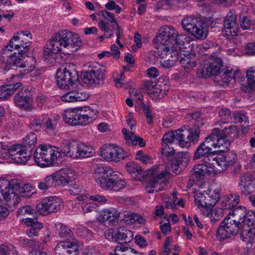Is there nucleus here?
<instances>
[{
    "label": "nucleus",
    "instance_id": "61",
    "mask_svg": "<svg viewBox=\"0 0 255 255\" xmlns=\"http://www.w3.org/2000/svg\"><path fill=\"white\" fill-rule=\"evenodd\" d=\"M199 128V125H196L194 128L192 129L191 132L188 131V136L189 137L190 142L192 141L194 142L198 140L200 133Z\"/></svg>",
    "mask_w": 255,
    "mask_h": 255
},
{
    "label": "nucleus",
    "instance_id": "52",
    "mask_svg": "<svg viewBox=\"0 0 255 255\" xmlns=\"http://www.w3.org/2000/svg\"><path fill=\"white\" fill-rule=\"evenodd\" d=\"M202 114L200 112H197L189 114L186 116V119L189 121L193 122L194 124L199 125V127L203 125V123L201 119Z\"/></svg>",
    "mask_w": 255,
    "mask_h": 255
},
{
    "label": "nucleus",
    "instance_id": "6",
    "mask_svg": "<svg viewBox=\"0 0 255 255\" xmlns=\"http://www.w3.org/2000/svg\"><path fill=\"white\" fill-rule=\"evenodd\" d=\"M182 28L191 36L198 39H205L208 34V26L197 17L187 16L181 21Z\"/></svg>",
    "mask_w": 255,
    "mask_h": 255
},
{
    "label": "nucleus",
    "instance_id": "35",
    "mask_svg": "<svg viewBox=\"0 0 255 255\" xmlns=\"http://www.w3.org/2000/svg\"><path fill=\"white\" fill-rule=\"evenodd\" d=\"M68 172V169H62L53 173L55 185H65L69 182L70 177Z\"/></svg>",
    "mask_w": 255,
    "mask_h": 255
},
{
    "label": "nucleus",
    "instance_id": "64",
    "mask_svg": "<svg viewBox=\"0 0 255 255\" xmlns=\"http://www.w3.org/2000/svg\"><path fill=\"white\" fill-rule=\"evenodd\" d=\"M156 84V83L151 81L146 80L144 81L142 86L143 90L150 96V95L152 93V92H152V91L153 90Z\"/></svg>",
    "mask_w": 255,
    "mask_h": 255
},
{
    "label": "nucleus",
    "instance_id": "26",
    "mask_svg": "<svg viewBox=\"0 0 255 255\" xmlns=\"http://www.w3.org/2000/svg\"><path fill=\"white\" fill-rule=\"evenodd\" d=\"M212 146L208 136L196 149L193 156V160L200 159L212 153Z\"/></svg>",
    "mask_w": 255,
    "mask_h": 255
},
{
    "label": "nucleus",
    "instance_id": "50",
    "mask_svg": "<svg viewBox=\"0 0 255 255\" xmlns=\"http://www.w3.org/2000/svg\"><path fill=\"white\" fill-rule=\"evenodd\" d=\"M238 25L237 16L235 10H230L225 17L223 25Z\"/></svg>",
    "mask_w": 255,
    "mask_h": 255
},
{
    "label": "nucleus",
    "instance_id": "3",
    "mask_svg": "<svg viewBox=\"0 0 255 255\" xmlns=\"http://www.w3.org/2000/svg\"><path fill=\"white\" fill-rule=\"evenodd\" d=\"M32 36L29 31H21L14 35L9 44L2 49V54L5 58L11 59L15 57L21 58L27 56L30 50Z\"/></svg>",
    "mask_w": 255,
    "mask_h": 255
},
{
    "label": "nucleus",
    "instance_id": "63",
    "mask_svg": "<svg viewBox=\"0 0 255 255\" xmlns=\"http://www.w3.org/2000/svg\"><path fill=\"white\" fill-rule=\"evenodd\" d=\"M135 158L144 164H147L151 160V157L147 154H144L142 150H138L136 152Z\"/></svg>",
    "mask_w": 255,
    "mask_h": 255
},
{
    "label": "nucleus",
    "instance_id": "5",
    "mask_svg": "<svg viewBox=\"0 0 255 255\" xmlns=\"http://www.w3.org/2000/svg\"><path fill=\"white\" fill-rule=\"evenodd\" d=\"M34 158L37 165L41 167L53 165L62 158V153L58 148L50 145L40 144L34 152Z\"/></svg>",
    "mask_w": 255,
    "mask_h": 255
},
{
    "label": "nucleus",
    "instance_id": "8",
    "mask_svg": "<svg viewBox=\"0 0 255 255\" xmlns=\"http://www.w3.org/2000/svg\"><path fill=\"white\" fill-rule=\"evenodd\" d=\"M78 74L76 67L73 63L66 64L62 70L57 72V84L61 89L70 90L77 82Z\"/></svg>",
    "mask_w": 255,
    "mask_h": 255
},
{
    "label": "nucleus",
    "instance_id": "27",
    "mask_svg": "<svg viewBox=\"0 0 255 255\" xmlns=\"http://www.w3.org/2000/svg\"><path fill=\"white\" fill-rule=\"evenodd\" d=\"M169 90V84L168 81L164 82L158 81L155 86L150 97L153 100L162 99L167 95Z\"/></svg>",
    "mask_w": 255,
    "mask_h": 255
},
{
    "label": "nucleus",
    "instance_id": "31",
    "mask_svg": "<svg viewBox=\"0 0 255 255\" xmlns=\"http://www.w3.org/2000/svg\"><path fill=\"white\" fill-rule=\"evenodd\" d=\"M122 132L124 135L127 143L128 145L138 144L140 147H144L145 145V142L142 138L136 136L133 131L128 134V131L126 128L122 129Z\"/></svg>",
    "mask_w": 255,
    "mask_h": 255
},
{
    "label": "nucleus",
    "instance_id": "28",
    "mask_svg": "<svg viewBox=\"0 0 255 255\" xmlns=\"http://www.w3.org/2000/svg\"><path fill=\"white\" fill-rule=\"evenodd\" d=\"M15 104L19 107L28 110L31 107L32 99L28 92L20 91L14 98Z\"/></svg>",
    "mask_w": 255,
    "mask_h": 255
},
{
    "label": "nucleus",
    "instance_id": "42",
    "mask_svg": "<svg viewBox=\"0 0 255 255\" xmlns=\"http://www.w3.org/2000/svg\"><path fill=\"white\" fill-rule=\"evenodd\" d=\"M219 198V192L218 191H215L214 196L213 194L211 195L207 194V199L202 210L206 211L207 210L212 209L216 204Z\"/></svg>",
    "mask_w": 255,
    "mask_h": 255
},
{
    "label": "nucleus",
    "instance_id": "39",
    "mask_svg": "<svg viewBox=\"0 0 255 255\" xmlns=\"http://www.w3.org/2000/svg\"><path fill=\"white\" fill-rule=\"evenodd\" d=\"M202 213L209 217L213 223H216L220 220L224 215L223 210L221 208H216L214 210L210 209L206 211L202 210Z\"/></svg>",
    "mask_w": 255,
    "mask_h": 255
},
{
    "label": "nucleus",
    "instance_id": "22",
    "mask_svg": "<svg viewBox=\"0 0 255 255\" xmlns=\"http://www.w3.org/2000/svg\"><path fill=\"white\" fill-rule=\"evenodd\" d=\"M240 185L242 195H249L255 191V178L251 175L244 174L241 177Z\"/></svg>",
    "mask_w": 255,
    "mask_h": 255
},
{
    "label": "nucleus",
    "instance_id": "2",
    "mask_svg": "<svg viewBox=\"0 0 255 255\" xmlns=\"http://www.w3.org/2000/svg\"><path fill=\"white\" fill-rule=\"evenodd\" d=\"M94 177L97 184L102 188L119 191L127 185L122 174L110 167H98L94 172Z\"/></svg>",
    "mask_w": 255,
    "mask_h": 255
},
{
    "label": "nucleus",
    "instance_id": "11",
    "mask_svg": "<svg viewBox=\"0 0 255 255\" xmlns=\"http://www.w3.org/2000/svg\"><path fill=\"white\" fill-rule=\"evenodd\" d=\"M223 67L222 59L218 57H211L208 63L198 69L197 75L199 77L207 78L212 75H217L220 73Z\"/></svg>",
    "mask_w": 255,
    "mask_h": 255
},
{
    "label": "nucleus",
    "instance_id": "14",
    "mask_svg": "<svg viewBox=\"0 0 255 255\" xmlns=\"http://www.w3.org/2000/svg\"><path fill=\"white\" fill-rule=\"evenodd\" d=\"M5 183H6L5 188L0 190L3 198L10 204L14 206L17 204L20 200L18 196L19 183L15 180H11L8 182L5 181Z\"/></svg>",
    "mask_w": 255,
    "mask_h": 255
},
{
    "label": "nucleus",
    "instance_id": "44",
    "mask_svg": "<svg viewBox=\"0 0 255 255\" xmlns=\"http://www.w3.org/2000/svg\"><path fill=\"white\" fill-rule=\"evenodd\" d=\"M37 143V136L33 132H30L22 139V145L26 148H30L29 151L31 152Z\"/></svg>",
    "mask_w": 255,
    "mask_h": 255
},
{
    "label": "nucleus",
    "instance_id": "58",
    "mask_svg": "<svg viewBox=\"0 0 255 255\" xmlns=\"http://www.w3.org/2000/svg\"><path fill=\"white\" fill-rule=\"evenodd\" d=\"M207 194H208L206 191L204 192L197 193L195 196V203L196 205L199 207H204V204L207 199Z\"/></svg>",
    "mask_w": 255,
    "mask_h": 255
},
{
    "label": "nucleus",
    "instance_id": "38",
    "mask_svg": "<svg viewBox=\"0 0 255 255\" xmlns=\"http://www.w3.org/2000/svg\"><path fill=\"white\" fill-rule=\"evenodd\" d=\"M174 133H176V140L180 146L185 147L189 145L190 139L188 136V131L178 129L174 131Z\"/></svg>",
    "mask_w": 255,
    "mask_h": 255
},
{
    "label": "nucleus",
    "instance_id": "40",
    "mask_svg": "<svg viewBox=\"0 0 255 255\" xmlns=\"http://www.w3.org/2000/svg\"><path fill=\"white\" fill-rule=\"evenodd\" d=\"M182 2V0H161L157 2L156 7L164 9L179 7Z\"/></svg>",
    "mask_w": 255,
    "mask_h": 255
},
{
    "label": "nucleus",
    "instance_id": "59",
    "mask_svg": "<svg viewBox=\"0 0 255 255\" xmlns=\"http://www.w3.org/2000/svg\"><path fill=\"white\" fill-rule=\"evenodd\" d=\"M82 211L84 214L94 213L97 211V206L94 202L83 203L82 205Z\"/></svg>",
    "mask_w": 255,
    "mask_h": 255
},
{
    "label": "nucleus",
    "instance_id": "16",
    "mask_svg": "<svg viewBox=\"0 0 255 255\" xmlns=\"http://www.w3.org/2000/svg\"><path fill=\"white\" fill-rule=\"evenodd\" d=\"M212 147L217 149L218 152H226L230 146V141L220 134V128H214L208 135Z\"/></svg>",
    "mask_w": 255,
    "mask_h": 255
},
{
    "label": "nucleus",
    "instance_id": "7",
    "mask_svg": "<svg viewBox=\"0 0 255 255\" xmlns=\"http://www.w3.org/2000/svg\"><path fill=\"white\" fill-rule=\"evenodd\" d=\"M171 171L177 174L180 172L179 168L182 169V168L178 165L176 162L173 160L170 165ZM170 168V167H169ZM151 175H148V185L146 187L147 192L149 193H152L154 192H157L161 190L160 185L159 183L158 180L163 178L166 174H169L170 169H165L164 170H162L160 173L159 167H153L150 171Z\"/></svg>",
    "mask_w": 255,
    "mask_h": 255
},
{
    "label": "nucleus",
    "instance_id": "4",
    "mask_svg": "<svg viewBox=\"0 0 255 255\" xmlns=\"http://www.w3.org/2000/svg\"><path fill=\"white\" fill-rule=\"evenodd\" d=\"M98 113L95 107L87 106L66 110L63 117L69 125L85 126L93 122L97 118Z\"/></svg>",
    "mask_w": 255,
    "mask_h": 255
},
{
    "label": "nucleus",
    "instance_id": "41",
    "mask_svg": "<svg viewBox=\"0 0 255 255\" xmlns=\"http://www.w3.org/2000/svg\"><path fill=\"white\" fill-rule=\"evenodd\" d=\"M93 150L92 146L79 142L77 158H87L92 156Z\"/></svg>",
    "mask_w": 255,
    "mask_h": 255
},
{
    "label": "nucleus",
    "instance_id": "48",
    "mask_svg": "<svg viewBox=\"0 0 255 255\" xmlns=\"http://www.w3.org/2000/svg\"><path fill=\"white\" fill-rule=\"evenodd\" d=\"M17 254V251L13 245L7 243L0 245V255H11Z\"/></svg>",
    "mask_w": 255,
    "mask_h": 255
},
{
    "label": "nucleus",
    "instance_id": "30",
    "mask_svg": "<svg viewBox=\"0 0 255 255\" xmlns=\"http://www.w3.org/2000/svg\"><path fill=\"white\" fill-rule=\"evenodd\" d=\"M181 66L186 70L189 71L197 65L195 54L189 53L178 58Z\"/></svg>",
    "mask_w": 255,
    "mask_h": 255
},
{
    "label": "nucleus",
    "instance_id": "60",
    "mask_svg": "<svg viewBox=\"0 0 255 255\" xmlns=\"http://www.w3.org/2000/svg\"><path fill=\"white\" fill-rule=\"evenodd\" d=\"M126 251H127L128 253H133V254H137V252H136L134 249H132L131 248H128L125 247L123 245H120V246H117L115 249H114L115 254H113L112 253H110L109 255H119V254L124 253Z\"/></svg>",
    "mask_w": 255,
    "mask_h": 255
},
{
    "label": "nucleus",
    "instance_id": "21",
    "mask_svg": "<svg viewBox=\"0 0 255 255\" xmlns=\"http://www.w3.org/2000/svg\"><path fill=\"white\" fill-rule=\"evenodd\" d=\"M174 131L171 133H165L162 139L161 153L165 156H172L174 153V150L171 145L176 141Z\"/></svg>",
    "mask_w": 255,
    "mask_h": 255
},
{
    "label": "nucleus",
    "instance_id": "9",
    "mask_svg": "<svg viewBox=\"0 0 255 255\" xmlns=\"http://www.w3.org/2000/svg\"><path fill=\"white\" fill-rule=\"evenodd\" d=\"M89 69L81 74L82 82L89 86H97L103 83L105 80L106 68L97 63L89 66Z\"/></svg>",
    "mask_w": 255,
    "mask_h": 255
},
{
    "label": "nucleus",
    "instance_id": "29",
    "mask_svg": "<svg viewBox=\"0 0 255 255\" xmlns=\"http://www.w3.org/2000/svg\"><path fill=\"white\" fill-rule=\"evenodd\" d=\"M215 125L221 127L220 128V134L226 138H233L237 136L238 131L236 126L230 125L227 122H217Z\"/></svg>",
    "mask_w": 255,
    "mask_h": 255
},
{
    "label": "nucleus",
    "instance_id": "43",
    "mask_svg": "<svg viewBox=\"0 0 255 255\" xmlns=\"http://www.w3.org/2000/svg\"><path fill=\"white\" fill-rule=\"evenodd\" d=\"M75 88V90H73L74 96L76 99L77 101H84L87 100L90 95L86 92L85 89L83 85L79 83V85H77V87Z\"/></svg>",
    "mask_w": 255,
    "mask_h": 255
},
{
    "label": "nucleus",
    "instance_id": "20",
    "mask_svg": "<svg viewBox=\"0 0 255 255\" xmlns=\"http://www.w3.org/2000/svg\"><path fill=\"white\" fill-rule=\"evenodd\" d=\"M72 241V242H61L58 244L55 248V254L59 255L66 253L73 254L74 255L79 254L81 247L78 245V241L75 239Z\"/></svg>",
    "mask_w": 255,
    "mask_h": 255
},
{
    "label": "nucleus",
    "instance_id": "57",
    "mask_svg": "<svg viewBox=\"0 0 255 255\" xmlns=\"http://www.w3.org/2000/svg\"><path fill=\"white\" fill-rule=\"evenodd\" d=\"M127 170L130 174H134L137 173V174L141 175L142 170L141 167L136 163L129 162L127 165Z\"/></svg>",
    "mask_w": 255,
    "mask_h": 255
},
{
    "label": "nucleus",
    "instance_id": "34",
    "mask_svg": "<svg viewBox=\"0 0 255 255\" xmlns=\"http://www.w3.org/2000/svg\"><path fill=\"white\" fill-rule=\"evenodd\" d=\"M246 215L247 210L245 207L239 206L230 211L228 216H232L233 219H236L238 223H240L241 225H243V223L245 222V218Z\"/></svg>",
    "mask_w": 255,
    "mask_h": 255
},
{
    "label": "nucleus",
    "instance_id": "49",
    "mask_svg": "<svg viewBox=\"0 0 255 255\" xmlns=\"http://www.w3.org/2000/svg\"><path fill=\"white\" fill-rule=\"evenodd\" d=\"M31 157V152L26 150L12 157V159L16 163L25 164Z\"/></svg>",
    "mask_w": 255,
    "mask_h": 255
},
{
    "label": "nucleus",
    "instance_id": "19",
    "mask_svg": "<svg viewBox=\"0 0 255 255\" xmlns=\"http://www.w3.org/2000/svg\"><path fill=\"white\" fill-rule=\"evenodd\" d=\"M172 46H163L160 48V56L162 58V60L160 61V64L162 67L166 69L173 66L178 58H179L177 55V52L172 51Z\"/></svg>",
    "mask_w": 255,
    "mask_h": 255
},
{
    "label": "nucleus",
    "instance_id": "62",
    "mask_svg": "<svg viewBox=\"0 0 255 255\" xmlns=\"http://www.w3.org/2000/svg\"><path fill=\"white\" fill-rule=\"evenodd\" d=\"M174 160L178 163V165H179L182 168L186 166L189 162L188 157L185 155H183L181 153H178L175 157Z\"/></svg>",
    "mask_w": 255,
    "mask_h": 255
},
{
    "label": "nucleus",
    "instance_id": "12",
    "mask_svg": "<svg viewBox=\"0 0 255 255\" xmlns=\"http://www.w3.org/2000/svg\"><path fill=\"white\" fill-rule=\"evenodd\" d=\"M105 238L111 242L119 243H128L133 239V234L124 227L110 229L105 232Z\"/></svg>",
    "mask_w": 255,
    "mask_h": 255
},
{
    "label": "nucleus",
    "instance_id": "1",
    "mask_svg": "<svg viewBox=\"0 0 255 255\" xmlns=\"http://www.w3.org/2000/svg\"><path fill=\"white\" fill-rule=\"evenodd\" d=\"M82 41L77 34L67 30L54 34L44 47L43 54L46 58L53 54L62 52L65 55H72L81 46Z\"/></svg>",
    "mask_w": 255,
    "mask_h": 255
},
{
    "label": "nucleus",
    "instance_id": "17",
    "mask_svg": "<svg viewBox=\"0 0 255 255\" xmlns=\"http://www.w3.org/2000/svg\"><path fill=\"white\" fill-rule=\"evenodd\" d=\"M160 33L154 38L153 41L163 46H171L172 45V40L177 34V31L171 26H163L160 29Z\"/></svg>",
    "mask_w": 255,
    "mask_h": 255
},
{
    "label": "nucleus",
    "instance_id": "36",
    "mask_svg": "<svg viewBox=\"0 0 255 255\" xmlns=\"http://www.w3.org/2000/svg\"><path fill=\"white\" fill-rule=\"evenodd\" d=\"M21 86L20 83L4 85L0 87V99L4 100L12 95L15 90Z\"/></svg>",
    "mask_w": 255,
    "mask_h": 255
},
{
    "label": "nucleus",
    "instance_id": "10",
    "mask_svg": "<svg viewBox=\"0 0 255 255\" xmlns=\"http://www.w3.org/2000/svg\"><path fill=\"white\" fill-rule=\"evenodd\" d=\"M243 229V225L228 215L221 222L217 228L216 236L219 241H224L231 236H236Z\"/></svg>",
    "mask_w": 255,
    "mask_h": 255
},
{
    "label": "nucleus",
    "instance_id": "47",
    "mask_svg": "<svg viewBox=\"0 0 255 255\" xmlns=\"http://www.w3.org/2000/svg\"><path fill=\"white\" fill-rule=\"evenodd\" d=\"M223 33L228 39H232L237 35L238 33V25H223Z\"/></svg>",
    "mask_w": 255,
    "mask_h": 255
},
{
    "label": "nucleus",
    "instance_id": "33",
    "mask_svg": "<svg viewBox=\"0 0 255 255\" xmlns=\"http://www.w3.org/2000/svg\"><path fill=\"white\" fill-rule=\"evenodd\" d=\"M255 212L253 211H247L245 222L243 223V229L248 227L246 231L252 235L255 234Z\"/></svg>",
    "mask_w": 255,
    "mask_h": 255
},
{
    "label": "nucleus",
    "instance_id": "56",
    "mask_svg": "<svg viewBox=\"0 0 255 255\" xmlns=\"http://www.w3.org/2000/svg\"><path fill=\"white\" fill-rule=\"evenodd\" d=\"M43 124L47 131H53L56 127L57 121L55 119L45 118L43 119Z\"/></svg>",
    "mask_w": 255,
    "mask_h": 255
},
{
    "label": "nucleus",
    "instance_id": "55",
    "mask_svg": "<svg viewBox=\"0 0 255 255\" xmlns=\"http://www.w3.org/2000/svg\"><path fill=\"white\" fill-rule=\"evenodd\" d=\"M219 160V157H214L210 154L204 157L203 161L207 165V168H213L217 167V160Z\"/></svg>",
    "mask_w": 255,
    "mask_h": 255
},
{
    "label": "nucleus",
    "instance_id": "53",
    "mask_svg": "<svg viewBox=\"0 0 255 255\" xmlns=\"http://www.w3.org/2000/svg\"><path fill=\"white\" fill-rule=\"evenodd\" d=\"M122 214H123L124 217H125V219L127 218L130 220H133L136 221L140 224H145L146 222L145 219L142 216L137 214L128 212L123 213Z\"/></svg>",
    "mask_w": 255,
    "mask_h": 255
},
{
    "label": "nucleus",
    "instance_id": "46",
    "mask_svg": "<svg viewBox=\"0 0 255 255\" xmlns=\"http://www.w3.org/2000/svg\"><path fill=\"white\" fill-rule=\"evenodd\" d=\"M240 201V196L237 194H231L228 196L226 199L225 204V210H231L236 206Z\"/></svg>",
    "mask_w": 255,
    "mask_h": 255
},
{
    "label": "nucleus",
    "instance_id": "13",
    "mask_svg": "<svg viewBox=\"0 0 255 255\" xmlns=\"http://www.w3.org/2000/svg\"><path fill=\"white\" fill-rule=\"evenodd\" d=\"M100 155L107 161L118 162L127 156V153L119 146L114 144H105L100 149Z\"/></svg>",
    "mask_w": 255,
    "mask_h": 255
},
{
    "label": "nucleus",
    "instance_id": "32",
    "mask_svg": "<svg viewBox=\"0 0 255 255\" xmlns=\"http://www.w3.org/2000/svg\"><path fill=\"white\" fill-rule=\"evenodd\" d=\"M207 165L204 164H197L192 168L190 172V176L197 181L203 180L206 174L208 173Z\"/></svg>",
    "mask_w": 255,
    "mask_h": 255
},
{
    "label": "nucleus",
    "instance_id": "51",
    "mask_svg": "<svg viewBox=\"0 0 255 255\" xmlns=\"http://www.w3.org/2000/svg\"><path fill=\"white\" fill-rule=\"evenodd\" d=\"M19 190L18 191V196L20 195L24 198H29L34 193L32 186L30 184H26L23 187L19 184Z\"/></svg>",
    "mask_w": 255,
    "mask_h": 255
},
{
    "label": "nucleus",
    "instance_id": "24",
    "mask_svg": "<svg viewBox=\"0 0 255 255\" xmlns=\"http://www.w3.org/2000/svg\"><path fill=\"white\" fill-rule=\"evenodd\" d=\"M79 142L77 141H65L61 143V153L65 156L77 158Z\"/></svg>",
    "mask_w": 255,
    "mask_h": 255
},
{
    "label": "nucleus",
    "instance_id": "18",
    "mask_svg": "<svg viewBox=\"0 0 255 255\" xmlns=\"http://www.w3.org/2000/svg\"><path fill=\"white\" fill-rule=\"evenodd\" d=\"M240 76L241 72L239 69H227L222 75L216 76V81L220 86L231 87L236 82L237 79L239 78Z\"/></svg>",
    "mask_w": 255,
    "mask_h": 255
},
{
    "label": "nucleus",
    "instance_id": "37",
    "mask_svg": "<svg viewBox=\"0 0 255 255\" xmlns=\"http://www.w3.org/2000/svg\"><path fill=\"white\" fill-rule=\"evenodd\" d=\"M246 77L247 78V85L244 89L246 92H250L255 89V67H251L248 68L246 71Z\"/></svg>",
    "mask_w": 255,
    "mask_h": 255
},
{
    "label": "nucleus",
    "instance_id": "54",
    "mask_svg": "<svg viewBox=\"0 0 255 255\" xmlns=\"http://www.w3.org/2000/svg\"><path fill=\"white\" fill-rule=\"evenodd\" d=\"M27 150L22 144H17L9 146V156L12 159L16 155Z\"/></svg>",
    "mask_w": 255,
    "mask_h": 255
},
{
    "label": "nucleus",
    "instance_id": "25",
    "mask_svg": "<svg viewBox=\"0 0 255 255\" xmlns=\"http://www.w3.org/2000/svg\"><path fill=\"white\" fill-rule=\"evenodd\" d=\"M24 58V56L23 57ZM23 59V57L17 58L15 57L11 59L13 64L19 68H25L22 71L23 73H28L32 71L35 68V64L36 63L35 59L32 57H28L27 59L23 62L21 60Z\"/></svg>",
    "mask_w": 255,
    "mask_h": 255
},
{
    "label": "nucleus",
    "instance_id": "23",
    "mask_svg": "<svg viewBox=\"0 0 255 255\" xmlns=\"http://www.w3.org/2000/svg\"><path fill=\"white\" fill-rule=\"evenodd\" d=\"M237 160L236 155L232 152H229L219 157L217 160V167L216 169L219 171H223L229 167L233 166Z\"/></svg>",
    "mask_w": 255,
    "mask_h": 255
},
{
    "label": "nucleus",
    "instance_id": "45",
    "mask_svg": "<svg viewBox=\"0 0 255 255\" xmlns=\"http://www.w3.org/2000/svg\"><path fill=\"white\" fill-rule=\"evenodd\" d=\"M57 226L59 227V235L61 238L68 240H73L74 239L73 233L67 226L61 223H58Z\"/></svg>",
    "mask_w": 255,
    "mask_h": 255
},
{
    "label": "nucleus",
    "instance_id": "15",
    "mask_svg": "<svg viewBox=\"0 0 255 255\" xmlns=\"http://www.w3.org/2000/svg\"><path fill=\"white\" fill-rule=\"evenodd\" d=\"M60 199L57 197H47L37 204L36 210L42 215L47 216L60 210Z\"/></svg>",
    "mask_w": 255,
    "mask_h": 255
}]
</instances>
